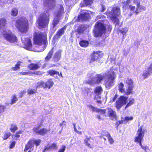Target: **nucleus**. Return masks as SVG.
I'll return each instance as SVG.
<instances>
[{"instance_id": "5", "label": "nucleus", "mask_w": 152, "mask_h": 152, "mask_svg": "<svg viewBox=\"0 0 152 152\" xmlns=\"http://www.w3.org/2000/svg\"><path fill=\"white\" fill-rule=\"evenodd\" d=\"M120 9L118 7L113 8L111 11H107L105 14L107 15L108 18L110 19L114 23L117 22L119 24V20L118 18L120 14Z\"/></svg>"}, {"instance_id": "39", "label": "nucleus", "mask_w": 152, "mask_h": 152, "mask_svg": "<svg viewBox=\"0 0 152 152\" xmlns=\"http://www.w3.org/2000/svg\"><path fill=\"white\" fill-rule=\"evenodd\" d=\"M49 146L50 150H56L58 148V146L56 144L54 143H53L52 144H49Z\"/></svg>"}, {"instance_id": "13", "label": "nucleus", "mask_w": 152, "mask_h": 152, "mask_svg": "<svg viewBox=\"0 0 152 152\" xmlns=\"http://www.w3.org/2000/svg\"><path fill=\"white\" fill-rule=\"evenodd\" d=\"M41 65L40 61L35 64L31 63L28 66V68L30 70H35L39 69Z\"/></svg>"}, {"instance_id": "43", "label": "nucleus", "mask_w": 152, "mask_h": 152, "mask_svg": "<svg viewBox=\"0 0 152 152\" xmlns=\"http://www.w3.org/2000/svg\"><path fill=\"white\" fill-rule=\"evenodd\" d=\"M126 84L128 86H134L133 81L130 78H127L126 82Z\"/></svg>"}, {"instance_id": "1", "label": "nucleus", "mask_w": 152, "mask_h": 152, "mask_svg": "<svg viewBox=\"0 0 152 152\" xmlns=\"http://www.w3.org/2000/svg\"><path fill=\"white\" fill-rule=\"evenodd\" d=\"M112 28V26L110 24L108 25L106 28L104 24L100 20L98 21L95 24L93 31L94 36L96 38L102 37L106 33V29L108 32H110Z\"/></svg>"}, {"instance_id": "3", "label": "nucleus", "mask_w": 152, "mask_h": 152, "mask_svg": "<svg viewBox=\"0 0 152 152\" xmlns=\"http://www.w3.org/2000/svg\"><path fill=\"white\" fill-rule=\"evenodd\" d=\"M34 43L39 45L44 44L46 46L48 44L46 33L41 32H35L33 34Z\"/></svg>"}, {"instance_id": "41", "label": "nucleus", "mask_w": 152, "mask_h": 152, "mask_svg": "<svg viewBox=\"0 0 152 152\" xmlns=\"http://www.w3.org/2000/svg\"><path fill=\"white\" fill-rule=\"evenodd\" d=\"M97 113H99L101 114L104 115L105 116V115H107L106 113V109H97L96 110Z\"/></svg>"}, {"instance_id": "58", "label": "nucleus", "mask_w": 152, "mask_h": 152, "mask_svg": "<svg viewBox=\"0 0 152 152\" xmlns=\"http://www.w3.org/2000/svg\"><path fill=\"white\" fill-rule=\"evenodd\" d=\"M26 91H21L19 93V98H21L23 95L25 94L26 93Z\"/></svg>"}, {"instance_id": "42", "label": "nucleus", "mask_w": 152, "mask_h": 152, "mask_svg": "<svg viewBox=\"0 0 152 152\" xmlns=\"http://www.w3.org/2000/svg\"><path fill=\"white\" fill-rule=\"evenodd\" d=\"M18 14V10L16 8L12 9L11 15L12 16H16Z\"/></svg>"}, {"instance_id": "47", "label": "nucleus", "mask_w": 152, "mask_h": 152, "mask_svg": "<svg viewBox=\"0 0 152 152\" xmlns=\"http://www.w3.org/2000/svg\"><path fill=\"white\" fill-rule=\"evenodd\" d=\"M37 92V88L36 89H29L28 90V95L33 94Z\"/></svg>"}, {"instance_id": "16", "label": "nucleus", "mask_w": 152, "mask_h": 152, "mask_svg": "<svg viewBox=\"0 0 152 152\" xmlns=\"http://www.w3.org/2000/svg\"><path fill=\"white\" fill-rule=\"evenodd\" d=\"M108 111L107 115H105V116L109 117L112 119H116L117 115L115 112L112 109L110 108H107Z\"/></svg>"}, {"instance_id": "46", "label": "nucleus", "mask_w": 152, "mask_h": 152, "mask_svg": "<svg viewBox=\"0 0 152 152\" xmlns=\"http://www.w3.org/2000/svg\"><path fill=\"white\" fill-rule=\"evenodd\" d=\"M134 98H132L130 100L129 102L127 103L125 107V109H126L128 107L133 104L134 103Z\"/></svg>"}, {"instance_id": "64", "label": "nucleus", "mask_w": 152, "mask_h": 152, "mask_svg": "<svg viewBox=\"0 0 152 152\" xmlns=\"http://www.w3.org/2000/svg\"><path fill=\"white\" fill-rule=\"evenodd\" d=\"M46 3H49L50 2L54 3L56 0H45Z\"/></svg>"}, {"instance_id": "34", "label": "nucleus", "mask_w": 152, "mask_h": 152, "mask_svg": "<svg viewBox=\"0 0 152 152\" xmlns=\"http://www.w3.org/2000/svg\"><path fill=\"white\" fill-rule=\"evenodd\" d=\"M18 129L17 125L15 124H12L11 125V127L10 128V131L12 133H15L16 131Z\"/></svg>"}, {"instance_id": "15", "label": "nucleus", "mask_w": 152, "mask_h": 152, "mask_svg": "<svg viewBox=\"0 0 152 152\" xmlns=\"http://www.w3.org/2000/svg\"><path fill=\"white\" fill-rule=\"evenodd\" d=\"M66 26H64L62 28L59 29L54 36L53 37L54 39H57L59 38L64 33V30L66 29Z\"/></svg>"}, {"instance_id": "54", "label": "nucleus", "mask_w": 152, "mask_h": 152, "mask_svg": "<svg viewBox=\"0 0 152 152\" xmlns=\"http://www.w3.org/2000/svg\"><path fill=\"white\" fill-rule=\"evenodd\" d=\"M90 140V138L88 137H86L84 140L85 142V143L89 147L91 146L90 144L88 142V141Z\"/></svg>"}, {"instance_id": "10", "label": "nucleus", "mask_w": 152, "mask_h": 152, "mask_svg": "<svg viewBox=\"0 0 152 152\" xmlns=\"http://www.w3.org/2000/svg\"><path fill=\"white\" fill-rule=\"evenodd\" d=\"M128 97L124 96H121L118 100L115 102V107L118 110H119L122 106L126 104Z\"/></svg>"}, {"instance_id": "21", "label": "nucleus", "mask_w": 152, "mask_h": 152, "mask_svg": "<svg viewBox=\"0 0 152 152\" xmlns=\"http://www.w3.org/2000/svg\"><path fill=\"white\" fill-rule=\"evenodd\" d=\"M94 0H83V2L80 4V7H84L91 5L93 3Z\"/></svg>"}, {"instance_id": "6", "label": "nucleus", "mask_w": 152, "mask_h": 152, "mask_svg": "<svg viewBox=\"0 0 152 152\" xmlns=\"http://www.w3.org/2000/svg\"><path fill=\"white\" fill-rule=\"evenodd\" d=\"M143 126L142 125L138 128L137 131V136H136L135 137L134 141L135 142L139 143L142 148L144 149L145 151H146L148 148V147L144 146L142 144V141L143 140L145 133V132H147V131L145 129H142V127Z\"/></svg>"}, {"instance_id": "61", "label": "nucleus", "mask_w": 152, "mask_h": 152, "mask_svg": "<svg viewBox=\"0 0 152 152\" xmlns=\"http://www.w3.org/2000/svg\"><path fill=\"white\" fill-rule=\"evenodd\" d=\"M118 97V95L117 94H116L113 97L112 100H111L110 101L112 102H114L117 97Z\"/></svg>"}, {"instance_id": "23", "label": "nucleus", "mask_w": 152, "mask_h": 152, "mask_svg": "<svg viewBox=\"0 0 152 152\" xmlns=\"http://www.w3.org/2000/svg\"><path fill=\"white\" fill-rule=\"evenodd\" d=\"M61 56V53L59 51L56 52L53 57V60L54 62H57L59 61Z\"/></svg>"}, {"instance_id": "49", "label": "nucleus", "mask_w": 152, "mask_h": 152, "mask_svg": "<svg viewBox=\"0 0 152 152\" xmlns=\"http://www.w3.org/2000/svg\"><path fill=\"white\" fill-rule=\"evenodd\" d=\"M133 119V117L132 116L129 117L126 116L124 117V122H125V123H126L129 121L132 120Z\"/></svg>"}, {"instance_id": "48", "label": "nucleus", "mask_w": 152, "mask_h": 152, "mask_svg": "<svg viewBox=\"0 0 152 152\" xmlns=\"http://www.w3.org/2000/svg\"><path fill=\"white\" fill-rule=\"evenodd\" d=\"M23 131L21 130H19L17 131L15 133L14 137L15 138H19L20 137V134H21L23 133Z\"/></svg>"}, {"instance_id": "30", "label": "nucleus", "mask_w": 152, "mask_h": 152, "mask_svg": "<svg viewBox=\"0 0 152 152\" xmlns=\"http://www.w3.org/2000/svg\"><path fill=\"white\" fill-rule=\"evenodd\" d=\"M127 31V30L125 28H121L118 30V33H120V34L123 35V38H124L126 35V34Z\"/></svg>"}, {"instance_id": "9", "label": "nucleus", "mask_w": 152, "mask_h": 152, "mask_svg": "<svg viewBox=\"0 0 152 152\" xmlns=\"http://www.w3.org/2000/svg\"><path fill=\"white\" fill-rule=\"evenodd\" d=\"M103 55V53L101 51H94L91 54V58L89 63H91L94 61H99L100 59Z\"/></svg>"}, {"instance_id": "11", "label": "nucleus", "mask_w": 152, "mask_h": 152, "mask_svg": "<svg viewBox=\"0 0 152 152\" xmlns=\"http://www.w3.org/2000/svg\"><path fill=\"white\" fill-rule=\"evenodd\" d=\"M21 40L24 45V48L28 50H31L32 49V44L31 40L28 37H22Z\"/></svg>"}, {"instance_id": "55", "label": "nucleus", "mask_w": 152, "mask_h": 152, "mask_svg": "<svg viewBox=\"0 0 152 152\" xmlns=\"http://www.w3.org/2000/svg\"><path fill=\"white\" fill-rule=\"evenodd\" d=\"M136 3H137V7L136 8V10L134 12H135L136 15H137L139 13V12H138L137 10L140 7V2H136Z\"/></svg>"}, {"instance_id": "25", "label": "nucleus", "mask_w": 152, "mask_h": 152, "mask_svg": "<svg viewBox=\"0 0 152 152\" xmlns=\"http://www.w3.org/2000/svg\"><path fill=\"white\" fill-rule=\"evenodd\" d=\"M113 80H108L105 81L104 85L106 88L108 89H109L113 85Z\"/></svg>"}, {"instance_id": "51", "label": "nucleus", "mask_w": 152, "mask_h": 152, "mask_svg": "<svg viewBox=\"0 0 152 152\" xmlns=\"http://www.w3.org/2000/svg\"><path fill=\"white\" fill-rule=\"evenodd\" d=\"M73 125L74 126V130L78 134H79V135L82 134V132L81 131H78L77 130V129L76 128V126H75V125H76L75 124V123H73Z\"/></svg>"}, {"instance_id": "19", "label": "nucleus", "mask_w": 152, "mask_h": 152, "mask_svg": "<svg viewBox=\"0 0 152 152\" xmlns=\"http://www.w3.org/2000/svg\"><path fill=\"white\" fill-rule=\"evenodd\" d=\"M54 47H53L48 52L45 58V61L48 62L52 58L54 53Z\"/></svg>"}, {"instance_id": "8", "label": "nucleus", "mask_w": 152, "mask_h": 152, "mask_svg": "<svg viewBox=\"0 0 152 152\" xmlns=\"http://www.w3.org/2000/svg\"><path fill=\"white\" fill-rule=\"evenodd\" d=\"M42 126L41 124L36 127H34L32 129L33 132L34 134L41 136H44L47 134L48 132L50 131V129H48L45 128L40 127Z\"/></svg>"}, {"instance_id": "52", "label": "nucleus", "mask_w": 152, "mask_h": 152, "mask_svg": "<svg viewBox=\"0 0 152 152\" xmlns=\"http://www.w3.org/2000/svg\"><path fill=\"white\" fill-rule=\"evenodd\" d=\"M49 147V143L47 145L45 146L43 149L42 151V152H46L47 151H50Z\"/></svg>"}, {"instance_id": "59", "label": "nucleus", "mask_w": 152, "mask_h": 152, "mask_svg": "<svg viewBox=\"0 0 152 152\" xmlns=\"http://www.w3.org/2000/svg\"><path fill=\"white\" fill-rule=\"evenodd\" d=\"M66 146L64 145L62 146V148H60L58 152H64L65 150Z\"/></svg>"}, {"instance_id": "31", "label": "nucleus", "mask_w": 152, "mask_h": 152, "mask_svg": "<svg viewBox=\"0 0 152 152\" xmlns=\"http://www.w3.org/2000/svg\"><path fill=\"white\" fill-rule=\"evenodd\" d=\"M48 73L49 75L51 76H54L55 75H58L60 76V74L58 72L53 69H50L48 71Z\"/></svg>"}, {"instance_id": "20", "label": "nucleus", "mask_w": 152, "mask_h": 152, "mask_svg": "<svg viewBox=\"0 0 152 152\" xmlns=\"http://www.w3.org/2000/svg\"><path fill=\"white\" fill-rule=\"evenodd\" d=\"M54 84V83L52 80V79L50 78L48 79V81L44 82V89H50Z\"/></svg>"}, {"instance_id": "36", "label": "nucleus", "mask_w": 152, "mask_h": 152, "mask_svg": "<svg viewBox=\"0 0 152 152\" xmlns=\"http://www.w3.org/2000/svg\"><path fill=\"white\" fill-rule=\"evenodd\" d=\"M37 85L36 86V88H39L43 87L44 88V82L43 81L38 82L37 83Z\"/></svg>"}, {"instance_id": "18", "label": "nucleus", "mask_w": 152, "mask_h": 152, "mask_svg": "<svg viewBox=\"0 0 152 152\" xmlns=\"http://www.w3.org/2000/svg\"><path fill=\"white\" fill-rule=\"evenodd\" d=\"M60 19L58 17L54 19L52 22L53 26L50 28V30L53 33L56 31V28H55V27L58 23Z\"/></svg>"}, {"instance_id": "22", "label": "nucleus", "mask_w": 152, "mask_h": 152, "mask_svg": "<svg viewBox=\"0 0 152 152\" xmlns=\"http://www.w3.org/2000/svg\"><path fill=\"white\" fill-rule=\"evenodd\" d=\"M34 147V145L32 139H30L25 145V148L24 149V151L25 152H26L28 149H31Z\"/></svg>"}, {"instance_id": "27", "label": "nucleus", "mask_w": 152, "mask_h": 152, "mask_svg": "<svg viewBox=\"0 0 152 152\" xmlns=\"http://www.w3.org/2000/svg\"><path fill=\"white\" fill-rule=\"evenodd\" d=\"M107 77L108 80H114L115 78V73L114 71H107Z\"/></svg>"}, {"instance_id": "7", "label": "nucleus", "mask_w": 152, "mask_h": 152, "mask_svg": "<svg viewBox=\"0 0 152 152\" xmlns=\"http://www.w3.org/2000/svg\"><path fill=\"white\" fill-rule=\"evenodd\" d=\"M1 33L4 39L7 41L11 43L17 42V39L16 37L10 29H4Z\"/></svg>"}, {"instance_id": "24", "label": "nucleus", "mask_w": 152, "mask_h": 152, "mask_svg": "<svg viewBox=\"0 0 152 152\" xmlns=\"http://www.w3.org/2000/svg\"><path fill=\"white\" fill-rule=\"evenodd\" d=\"M7 23V20L5 18H0V29L5 28Z\"/></svg>"}, {"instance_id": "14", "label": "nucleus", "mask_w": 152, "mask_h": 152, "mask_svg": "<svg viewBox=\"0 0 152 152\" xmlns=\"http://www.w3.org/2000/svg\"><path fill=\"white\" fill-rule=\"evenodd\" d=\"M102 91L103 89L101 86H97L95 88H94V92L96 95H98V96L96 97V96H95L94 97V99H101V96L99 95L102 94Z\"/></svg>"}, {"instance_id": "44", "label": "nucleus", "mask_w": 152, "mask_h": 152, "mask_svg": "<svg viewBox=\"0 0 152 152\" xmlns=\"http://www.w3.org/2000/svg\"><path fill=\"white\" fill-rule=\"evenodd\" d=\"M34 145H35L36 146H39L41 142V140L40 139L38 140H35L32 139Z\"/></svg>"}, {"instance_id": "57", "label": "nucleus", "mask_w": 152, "mask_h": 152, "mask_svg": "<svg viewBox=\"0 0 152 152\" xmlns=\"http://www.w3.org/2000/svg\"><path fill=\"white\" fill-rule=\"evenodd\" d=\"M19 73L21 75H27L31 74V72H19Z\"/></svg>"}, {"instance_id": "40", "label": "nucleus", "mask_w": 152, "mask_h": 152, "mask_svg": "<svg viewBox=\"0 0 152 152\" xmlns=\"http://www.w3.org/2000/svg\"><path fill=\"white\" fill-rule=\"evenodd\" d=\"M11 134L10 132H5L2 137L3 140H5L9 138L11 136Z\"/></svg>"}, {"instance_id": "38", "label": "nucleus", "mask_w": 152, "mask_h": 152, "mask_svg": "<svg viewBox=\"0 0 152 152\" xmlns=\"http://www.w3.org/2000/svg\"><path fill=\"white\" fill-rule=\"evenodd\" d=\"M124 84L122 83H121L118 85V90L120 92L122 93L125 91V90L124 88Z\"/></svg>"}, {"instance_id": "26", "label": "nucleus", "mask_w": 152, "mask_h": 152, "mask_svg": "<svg viewBox=\"0 0 152 152\" xmlns=\"http://www.w3.org/2000/svg\"><path fill=\"white\" fill-rule=\"evenodd\" d=\"M80 45L82 47L86 48L89 45V42L88 40L82 39L79 42Z\"/></svg>"}, {"instance_id": "50", "label": "nucleus", "mask_w": 152, "mask_h": 152, "mask_svg": "<svg viewBox=\"0 0 152 152\" xmlns=\"http://www.w3.org/2000/svg\"><path fill=\"white\" fill-rule=\"evenodd\" d=\"M83 27L82 26H79L77 29V32L79 34L82 33L84 31Z\"/></svg>"}, {"instance_id": "56", "label": "nucleus", "mask_w": 152, "mask_h": 152, "mask_svg": "<svg viewBox=\"0 0 152 152\" xmlns=\"http://www.w3.org/2000/svg\"><path fill=\"white\" fill-rule=\"evenodd\" d=\"M107 139L110 144H113L114 143V140L110 135V137L107 138Z\"/></svg>"}, {"instance_id": "62", "label": "nucleus", "mask_w": 152, "mask_h": 152, "mask_svg": "<svg viewBox=\"0 0 152 152\" xmlns=\"http://www.w3.org/2000/svg\"><path fill=\"white\" fill-rule=\"evenodd\" d=\"M124 121V120H121L116 122V124L117 125V127H118L120 124H123Z\"/></svg>"}, {"instance_id": "63", "label": "nucleus", "mask_w": 152, "mask_h": 152, "mask_svg": "<svg viewBox=\"0 0 152 152\" xmlns=\"http://www.w3.org/2000/svg\"><path fill=\"white\" fill-rule=\"evenodd\" d=\"M31 74H34L36 75H39L41 74V72L39 71H37L36 72H31Z\"/></svg>"}, {"instance_id": "60", "label": "nucleus", "mask_w": 152, "mask_h": 152, "mask_svg": "<svg viewBox=\"0 0 152 152\" xmlns=\"http://www.w3.org/2000/svg\"><path fill=\"white\" fill-rule=\"evenodd\" d=\"M129 8L130 9V10L131 11H133V12L134 13V10L135 9V7L134 6H132L131 5H130L129 6Z\"/></svg>"}, {"instance_id": "35", "label": "nucleus", "mask_w": 152, "mask_h": 152, "mask_svg": "<svg viewBox=\"0 0 152 152\" xmlns=\"http://www.w3.org/2000/svg\"><path fill=\"white\" fill-rule=\"evenodd\" d=\"M152 73V70H149L148 69V71H145L143 72L142 76L144 79L146 78L148 76Z\"/></svg>"}, {"instance_id": "33", "label": "nucleus", "mask_w": 152, "mask_h": 152, "mask_svg": "<svg viewBox=\"0 0 152 152\" xmlns=\"http://www.w3.org/2000/svg\"><path fill=\"white\" fill-rule=\"evenodd\" d=\"M21 62L20 61H18L15 65L14 66L12 67V69L14 71H15L18 70L20 68V63Z\"/></svg>"}, {"instance_id": "53", "label": "nucleus", "mask_w": 152, "mask_h": 152, "mask_svg": "<svg viewBox=\"0 0 152 152\" xmlns=\"http://www.w3.org/2000/svg\"><path fill=\"white\" fill-rule=\"evenodd\" d=\"M16 143V142L15 141H12L11 142L9 145V148L10 149L13 148L15 146Z\"/></svg>"}, {"instance_id": "45", "label": "nucleus", "mask_w": 152, "mask_h": 152, "mask_svg": "<svg viewBox=\"0 0 152 152\" xmlns=\"http://www.w3.org/2000/svg\"><path fill=\"white\" fill-rule=\"evenodd\" d=\"M91 92V89L89 88H86L84 90L83 92L84 95L85 96H88L89 93Z\"/></svg>"}, {"instance_id": "4", "label": "nucleus", "mask_w": 152, "mask_h": 152, "mask_svg": "<svg viewBox=\"0 0 152 152\" xmlns=\"http://www.w3.org/2000/svg\"><path fill=\"white\" fill-rule=\"evenodd\" d=\"M49 17V15H47L45 13L39 15L37 21L39 28H44L48 26L50 21Z\"/></svg>"}, {"instance_id": "28", "label": "nucleus", "mask_w": 152, "mask_h": 152, "mask_svg": "<svg viewBox=\"0 0 152 152\" xmlns=\"http://www.w3.org/2000/svg\"><path fill=\"white\" fill-rule=\"evenodd\" d=\"M110 134L107 131L106 132H103V133L101 135L99 136V137L101 139H102L103 138L104 139V141L106 140V139L105 137H106L107 138H108L110 136Z\"/></svg>"}, {"instance_id": "29", "label": "nucleus", "mask_w": 152, "mask_h": 152, "mask_svg": "<svg viewBox=\"0 0 152 152\" xmlns=\"http://www.w3.org/2000/svg\"><path fill=\"white\" fill-rule=\"evenodd\" d=\"M134 86H128L126 91L125 92V94L127 95H130V94H132V90H133Z\"/></svg>"}, {"instance_id": "17", "label": "nucleus", "mask_w": 152, "mask_h": 152, "mask_svg": "<svg viewBox=\"0 0 152 152\" xmlns=\"http://www.w3.org/2000/svg\"><path fill=\"white\" fill-rule=\"evenodd\" d=\"M104 76L101 74H96L94 77V83L96 84H99L104 79Z\"/></svg>"}, {"instance_id": "2", "label": "nucleus", "mask_w": 152, "mask_h": 152, "mask_svg": "<svg viewBox=\"0 0 152 152\" xmlns=\"http://www.w3.org/2000/svg\"><path fill=\"white\" fill-rule=\"evenodd\" d=\"M15 25L18 31L21 33H26L28 30V20L25 17H20L17 19L15 21Z\"/></svg>"}, {"instance_id": "32", "label": "nucleus", "mask_w": 152, "mask_h": 152, "mask_svg": "<svg viewBox=\"0 0 152 152\" xmlns=\"http://www.w3.org/2000/svg\"><path fill=\"white\" fill-rule=\"evenodd\" d=\"M131 0H127L126 1L123 3V8L125 10L128 9V7H129V5L131 3Z\"/></svg>"}, {"instance_id": "37", "label": "nucleus", "mask_w": 152, "mask_h": 152, "mask_svg": "<svg viewBox=\"0 0 152 152\" xmlns=\"http://www.w3.org/2000/svg\"><path fill=\"white\" fill-rule=\"evenodd\" d=\"M18 100V99L16 96V95L14 94L13 95L12 97V98L11 99V101L10 102V104H12L16 102Z\"/></svg>"}, {"instance_id": "12", "label": "nucleus", "mask_w": 152, "mask_h": 152, "mask_svg": "<svg viewBox=\"0 0 152 152\" xmlns=\"http://www.w3.org/2000/svg\"><path fill=\"white\" fill-rule=\"evenodd\" d=\"M90 19V14L87 12L81 13L77 16V19L79 21L87 20Z\"/></svg>"}]
</instances>
